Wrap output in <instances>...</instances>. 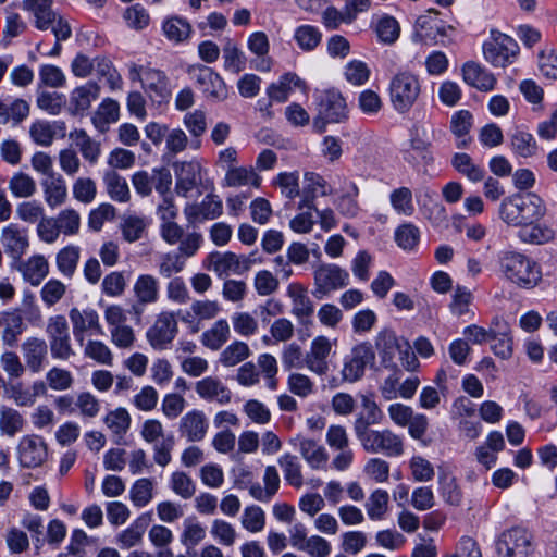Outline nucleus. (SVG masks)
Segmentation results:
<instances>
[{"instance_id": "a18cd8bd", "label": "nucleus", "mask_w": 557, "mask_h": 557, "mask_svg": "<svg viewBox=\"0 0 557 557\" xmlns=\"http://www.w3.org/2000/svg\"><path fill=\"white\" fill-rule=\"evenodd\" d=\"M103 183L110 198L116 202H128L131 191L126 180L114 170L107 171Z\"/></svg>"}, {"instance_id": "5fc2aeb1", "label": "nucleus", "mask_w": 557, "mask_h": 557, "mask_svg": "<svg viewBox=\"0 0 557 557\" xmlns=\"http://www.w3.org/2000/svg\"><path fill=\"white\" fill-rule=\"evenodd\" d=\"M81 257L78 246L69 245L62 248L55 257V263L59 272L65 277H72L76 271Z\"/></svg>"}, {"instance_id": "09e8293b", "label": "nucleus", "mask_w": 557, "mask_h": 557, "mask_svg": "<svg viewBox=\"0 0 557 557\" xmlns=\"http://www.w3.org/2000/svg\"><path fill=\"white\" fill-rule=\"evenodd\" d=\"M148 225L149 220L147 218L137 214H126L122 219L120 228L123 238L127 243H134L143 238Z\"/></svg>"}, {"instance_id": "0e129e2a", "label": "nucleus", "mask_w": 557, "mask_h": 557, "mask_svg": "<svg viewBox=\"0 0 557 557\" xmlns=\"http://www.w3.org/2000/svg\"><path fill=\"white\" fill-rule=\"evenodd\" d=\"M206 537V528L196 518H186L183 522L181 543L187 548H194Z\"/></svg>"}, {"instance_id": "4d7b16f0", "label": "nucleus", "mask_w": 557, "mask_h": 557, "mask_svg": "<svg viewBox=\"0 0 557 557\" xmlns=\"http://www.w3.org/2000/svg\"><path fill=\"white\" fill-rule=\"evenodd\" d=\"M359 195V188L354 182H348L347 187L343 195L336 201V209L338 212L346 218H355L360 211V207L357 201Z\"/></svg>"}, {"instance_id": "20e7f679", "label": "nucleus", "mask_w": 557, "mask_h": 557, "mask_svg": "<svg viewBox=\"0 0 557 557\" xmlns=\"http://www.w3.org/2000/svg\"><path fill=\"white\" fill-rule=\"evenodd\" d=\"M356 437L368 454L397 458L405 453L404 437L391 429H371Z\"/></svg>"}, {"instance_id": "de8ad7c7", "label": "nucleus", "mask_w": 557, "mask_h": 557, "mask_svg": "<svg viewBox=\"0 0 557 557\" xmlns=\"http://www.w3.org/2000/svg\"><path fill=\"white\" fill-rule=\"evenodd\" d=\"M230 325L226 320L221 319L205 331L201 335V343L211 350H219L230 338Z\"/></svg>"}, {"instance_id": "774afa93", "label": "nucleus", "mask_w": 557, "mask_h": 557, "mask_svg": "<svg viewBox=\"0 0 557 557\" xmlns=\"http://www.w3.org/2000/svg\"><path fill=\"white\" fill-rule=\"evenodd\" d=\"M224 67L233 73H239L245 69L246 58L244 52L231 39L223 46Z\"/></svg>"}, {"instance_id": "aec40b11", "label": "nucleus", "mask_w": 557, "mask_h": 557, "mask_svg": "<svg viewBox=\"0 0 557 557\" xmlns=\"http://www.w3.org/2000/svg\"><path fill=\"white\" fill-rule=\"evenodd\" d=\"M173 170L176 177L175 190L180 196L187 197L201 182V164L197 160L176 161Z\"/></svg>"}, {"instance_id": "c03bdc74", "label": "nucleus", "mask_w": 557, "mask_h": 557, "mask_svg": "<svg viewBox=\"0 0 557 557\" xmlns=\"http://www.w3.org/2000/svg\"><path fill=\"white\" fill-rule=\"evenodd\" d=\"M134 294L141 305L153 304L159 298V282L151 274H141L134 284Z\"/></svg>"}, {"instance_id": "864d4df0", "label": "nucleus", "mask_w": 557, "mask_h": 557, "mask_svg": "<svg viewBox=\"0 0 557 557\" xmlns=\"http://www.w3.org/2000/svg\"><path fill=\"white\" fill-rule=\"evenodd\" d=\"M162 30L169 40L178 44L190 37L191 25L183 17L171 16L163 22Z\"/></svg>"}, {"instance_id": "ea45409f", "label": "nucleus", "mask_w": 557, "mask_h": 557, "mask_svg": "<svg viewBox=\"0 0 557 557\" xmlns=\"http://www.w3.org/2000/svg\"><path fill=\"white\" fill-rule=\"evenodd\" d=\"M150 515L143 513L136 518L128 528L123 530L116 537V542L121 548L128 549L138 545L144 536L147 527L150 523Z\"/></svg>"}, {"instance_id": "8fccbe9b", "label": "nucleus", "mask_w": 557, "mask_h": 557, "mask_svg": "<svg viewBox=\"0 0 557 557\" xmlns=\"http://www.w3.org/2000/svg\"><path fill=\"white\" fill-rule=\"evenodd\" d=\"M367 515L370 520H383L388 511L389 495L382 488L374 490L364 504Z\"/></svg>"}, {"instance_id": "ddd939ff", "label": "nucleus", "mask_w": 557, "mask_h": 557, "mask_svg": "<svg viewBox=\"0 0 557 557\" xmlns=\"http://www.w3.org/2000/svg\"><path fill=\"white\" fill-rule=\"evenodd\" d=\"M319 116L314 120V126L319 127L322 132L323 126H319L320 121L322 124L325 122L339 123L347 119L348 110L347 104L338 90L327 89L321 91L318 97Z\"/></svg>"}, {"instance_id": "39448f33", "label": "nucleus", "mask_w": 557, "mask_h": 557, "mask_svg": "<svg viewBox=\"0 0 557 557\" xmlns=\"http://www.w3.org/2000/svg\"><path fill=\"white\" fill-rule=\"evenodd\" d=\"M375 362V351L371 343L361 342L355 345L344 357L341 376L343 382L355 383L360 381L368 366Z\"/></svg>"}, {"instance_id": "f3484780", "label": "nucleus", "mask_w": 557, "mask_h": 557, "mask_svg": "<svg viewBox=\"0 0 557 557\" xmlns=\"http://www.w3.org/2000/svg\"><path fill=\"white\" fill-rule=\"evenodd\" d=\"M0 244L8 257L20 261L30 245L28 231L17 223H10L1 230Z\"/></svg>"}, {"instance_id": "5701e85b", "label": "nucleus", "mask_w": 557, "mask_h": 557, "mask_svg": "<svg viewBox=\"0 0 557 557\" xmlns=\"http://www.w3.org/2000/svg\"><path fill=\"white\" fill-rule=\"evenodd\" d=\"M26 368L33 373L44 370L48 360V345L45 339L30 336L21 345Z\"/></svg>"}, {"instance_id": "79ce46f5", "label": "nucleus", "mask_w": 557, "mask_h": 557, "mask_svg": "<svg viewBox=\"0 0 557 557\" xmlns=\"http://www.w3.org/2000/svg\"><path fill=\"white\" fill-rule=\"evenodd\" d=\"M510 148L517 157L523 159L534 157L539 150L534 136L521 128H516L510 135Z\"/></svg>"}, {"instance_id": "2f4dec72", "label": "nucleus", "mask_w": 557, "mask_h": 557, "mask_svg": "<svg viewBox=\"0 0 557 557\" xmlns=\"http://www.w3.org/2000/svg\"><path fill=\"white\" fill-rule=\"evenodd\" d=\"M44 199L51 209L65 203L67 199V187L64 177L59 174H52L41 180Z\"/></svg>"}, {"instance_id": "6e6d98bb", "label": "nucleus", "mask_w": 557, "mask_h": 557, "mask_svg": "<svg viewBox=\"0 0 557 557\" xmlns=\"http://www.w3.org/2000/svg\"><path fill=\"white\" fill-rule=\"evenodd\" d=\"M519 227L518 236L524 243L540 245L554 238V232L552 228L537 224L536 222L523 224Z\"/></svg>"}, {"instance_id": "393cba45", "label": "nucleus", "mask_w": 557, "mask_h": 557, "mask_svg": "<svg viewBox=\"0 0 557 557\" xmlns=\"http://www.w3.org/2000/svg\"><path fill=\"white\" fill-rule=\"evenodd\" d=\"M100 86L92 81L75 87L69 98V111L73 115H83L88 111L94 101L99 98Z\"/></svg>"}, {"instance_id": "4be33fe9", "label": "nucleus", "mask_w": 557, "mask_h": 557, "mask_svg": "<svg viewBox=\"0 0 557 557\" xmlns=\"http://www.w3.org/2000/svg\"><path fill=\"white\" fill-rule=\"evenodd\" d=\"M69 317L72 323L73 334L76 341L81 344L83 343L87 332L96 335L103 334V329L99 321V314L96 310L90 308L83 310L72 308L69 312Z\"/></svg>"}, {"instance_id": "f8f14e48", "label": "nucleus", "mask_w": 557, "mask_h": 557, "mask_svg": "<svg viewBox=\"0 0 557 557\" xmlns=\"http://www.w3.org/2000/svg\"><path fill=\"white\" fill-rule=\"evenodd\" d=\"M16 451L21 467L27 469L41 467L49 457L48 444L38 434L23 435L18 441Z\"/></svg>"}, {"instance_id": "a19ab883", "label": "nucleus", "mask_w": 557, "mask_h": 557, "mask_svg": "<svg viewBox=\"0 0 557 557\" xmlns=\"http://www.w3.org/2000/svg\"><path fill=\"white\" fill-rule=\"evenodd\" d=\"M262 487L259 483L251 486V497L261 503H269L278 492L281 480L274 466L265 467Z\"/></svg>"}, {"instance_id": "7ed1b4c3", "label": "nucleus", "mask_w": 557, "mask_h": 557, "mask_svg": "<svg viewBox=\"0 0 557 557\" xmlns=\"http://www.w3.org/2000/svg\"><path fill=\"white\" fill-rule=\"evenodd\" d=\"M421 90L418 75L409 71L398 72L392 77L388 86L393 109L400 114L409 112L419 100Z\"/></svg>"}, {"instance_id": "052dcab7", "label": "nucleus", "mask_w": 557, "mask_h": 557, "mask_svg": "<svg viewBox=\"0 0 557 557\" xmlns=\"http://www.w3.org/2000/svg\"><path fill=\"white\" fill-rule=\"evenodd\" d=\"M154 482L152 479L143 478L134 482L129 490V498L134 506L145 507L153 498Z\"/></svg>"}, {"instance_id": "dca6fc26", "label": "nucleus", "mask_w": 557, "mask_h": 557, "mask_svg": "<svg viewBox=\"0 0 557 557\" xmlns=\"http://www.w3.org/2000/svg\"><path fill=\"white\" fill-rule=\"evenodd\" d=\"M407 339L399 337L389 329L380 331L374 338V351L377 352L381 364L386 369H396V357H400L403 345Z\"/></svg>"}, {"instance_id": "e2e57ef3", "label": "nucleus", "mask_w": 557, "mask_h": 557, "mask_svg": "<svg viewBox=\"0 0 557 557\" xmlns=\"http://www.w3.org/2000/svg\"><path fill=\"white\" fill-rule=\"evenodd\" d=\"M294 39L304 51L314 50L322 40V33L312 25H301L295 29Z\"/></svg>"}, {"instance_id": "423d86ee", "label": "nucleus", "mask_w": 557, "mask_h": 557, "mask_svg": "<svg viewBox=\"0 0 557 557\" xmlns=\"http://www.w3.org/2000/svg\"><path fill=\"white\" fill-rule=\"evenodd\" d=\"M46 334L53 359L66 361L75 355L72 347L69 323L64 315H52L47 321Z\"/></svg>"}, {"instance_id": "412c9836", "label": "nucleus", "mask_w": 557, "mask_h": 557, "mask_svg": "<svg viewBox=\"0 0 557 557\" xmlns=\"http://www.w3.org/2000/svg\"><path fill=\"white\" fill-rule=\"evenodd\" d=\"M223 213L221 199L213 194H208L199 203L187 205L184 214L187 222L196 225L206 220H214Z\"/></svg>"}, {"instance_id": "13d9d810", "label": "nucleus", "mask_w": 557, "mask_h": 557, "mask_svg": "<svg viewBox=\"0 0 557 557\" xmlns=\"http://www.w3.org/2000/svg\"><path fill=\"white\" fill-rule=\"evenodd\" d=\"M9 190L16 198H29L37 190L36 181L27 173L16 172L8 184Z\"/></svg>"}, {"instance_id": "2eb2a0df", "label": "nucleus", "mask_w": 557, "mask_h": 557, "mask_svg": "<svg viewBox=\"0 0 557 557\" xmlns=\"http://www.w3.org/2000/svg\"><path fill=\"white\" fill-rule=\"evenodd\" d=\"M132 184L141 197L150 196L153 188L159 195H164L171 191L172 175L165 168L153 169L151 173L137 171L132 175Z\"/></svg>"}, {"instance_id": "0eeeda50", "label": "nucleus", "mask_w": 557, "mask_h": 557, "mask_svg": "<svg viewBox=\"0 0 557 557\" xmlns=\"http://www.w3.org/2000/svg\"><path fill=\"white\" fill-rule=\"evenodd\" d=\"M518 51L519 46L516 40L497 30H492L491 38L483 44L485 60L496 67H506L511 64Z\"/></svg>"}, {"instance_id": "bf43d9fd", "label": "nucleus", "mask_w": 557, "mask_h": 557, "mask_svg": "<svg viewBox=\"0 0 557 557\" xmlns=\"http://www.w3.org/2000/svg\"><path fill=\"white\" fill-rule=\"evenodd\" d=\"M472 120L473 116L468 110H459L451 115L450 131L457 138L460 139L457 143L458 148H465L468 145V140L465 137L468 135L472 127Z\"/></svg>"}, {"instance_id": "c9c22d12", "label": "nucleus", "mask_w": 557, "mask_h": 557, "mask_svg": "<svg viewBox=\"0 0 557 557\" xmlns=\"http://www.w3.org/2000/svg\"><path fill=\"white\" fill-rule=\"evenodd\" d=\"M329 194L325 180L313 172L305 173V186L302 189V199L299 202V209H315L314 200L319 196H326Z\"/></svg>"}, {"instance_id": "58836bf2", "label": "nucleus", "mask_w": 557, "mask_h": 557, "mask_svg": "<svg viewBox=\"0 0 557 557\" xmlns=\"http://www.w3.org/2000/svg\"><path fill=\"white\" fill-rule=\"evenodd\" d=\"M261 176L253 168L234 166L226 170L224 176V185L227 187L238 188L244 186H252L259 188L261 185Z\"/></svg>"}, {"instance_id": "6ab92c4d", "label": "nucleus", "mask_w": 557, "mask_h": 557, "mask_svg": "<svg viewBox=\"0 0 557 557\" xmlns=\"http://www.w3.org/2000/svg\"><path fill=\"white\" fill-rule=\"evenodd\" d=\"M210 265L220 277L231 274L240 275L250 270L252 260L232 251L215 252L210 256Z\"/></svg>"}, {"instance_id": "4c0bfd02", "label": "nucleus", "mask_w": 557, "mask_h": 557, "mask_svg": "<svg viewBox=\"0 0 557 557\" xmlns=\"http://www.w3.org/2000/svg\"><path fill=\"white\" fill-rule=\"evenodd\" d=\"M29 103L24 99L0 98V124L12 122L17 125L29 115Z\"/></svg>"}, {"instance_id": "37998d69", "label": "nucleus", "mask_w": 557, "mask_h": 557, "mask_svg": "<svg viewBox=\"0 0 557 557\" xmlns=\"http://www.w3.org/2000/svg\"><path fill=\"white\" fill-rule=\"evenodd\" d=\"M106 426L110 430L113 441L120 444L131 426V416L125 408H116L103 418Z\"/></svg>"}, {"instance_id": "cd10ccee", "label": "nucleus", "mask_w": 557, "mask_h": 557, "mask_svg": "<svg viewBox=\"0 0 557 557\" xmlns=\"http://www.w3.org/2000/svg\"><path fill=\"white\" fill-rule=\"evenodd\" d=\"M361 408L354 421V432L358 436L369 430L371 425L382 423L384 413L372 396L361 395Z\"/></svg>"}, {"instance_id": "a211bd4d", "label": "nucleus", "mask_w": 557, "mask_h": 557, "mask_svg": "<svg viewBox=\"0 0 557 557\" xmlns=\"http://www.w3.org/2000/svg\"><path fill=\"white\" fill-rule=\"evenodd\" d=\"M332 349L333 343L327 336L314 337L305 355L306 368L319 376L325 375L330 370L329 358L332 355Z\"/></svg>"}, {"instance_id": "b1692460", "label": "nucleus", "mask_w": 557, "mask_h": 557, "mask_svg": "<svg viewBox=\"0 0 557 557\" xmlns=\"http://www.w3.org/2000/svg\"><path fill=\"white\" fill-rule=\"evenodd\" d=\"M463 82L483 92L491 91L495 88L497 79L495 75L490 72L482 64L468 61L461 67Z\"/></svg>"}, {"instance_id": "72a5a7b5", "label": "nucleus", "mask_w": 557, "mask_h": 557, "mask_svg": "<svg viewBox=\"0 0 557 557\" xmlns=\"http://www.w3.org/2000/svg\"><path fill=\"white\" fill-rule=\"evenodd\" d=\"M414 36L422 42L436 40L438 36H446V27L437 17V12L429 11L417 18Z\"/></svg>"}, {"instance_id": "bb28decb", "label": "nucleus", "mask_w": 557, "mask_h": 557, "mask_svg": "<svg viewBox=\"0 0 557 557\" xmlns=\"http://www.w3.org/2000/svg\"><path fill=\"white\" fill-rule=\"evenodd\" d=\"M208 428L206 414L201 410L194 409L182 417L178 432L188 442H200L205 438Z\"/></svg>"}, {"instance_id": "603ef678", "label": "nucleus", "mask_w": 557, "mask_h": 557, "mask_svg": "<svg viewBox=\"0 0 557 557\" xmlns=\"http://www.w3.org/2000/svg\"><path fill=\"white\" fill-rule=\"evenodd\" d=\"M277 462L283 470L285 481L290 486L300 488L304 485V476L297 456L285 453L277 459Z\"/></svg>"}, {"instance_id": "338daca9", "label": "nucleus", "mask_w": 557, "mask_h": 557, "mask_svg": "<svg viewBox=\"0 0 557 557\" xmlns=\"http://www.w3.org/2000/svg\"><path fill=\"white\" fill-rule=\"evenodd\" d=\"M250 356L249 346L239 341L230 344L220 355L219 361L224 367H234Z\"/></svg>"}, {"instance_id": "3c124183", "label": "nucleus", "mask_w": 557, "mask_h": 557, "mask_svg": "<svg viewBox=\"0 0 557 557\" xmlns=\"http://www.w3.org/2000/svg\"><path fill=\"white\" fill-rule=\"evenodd\" d=\"M451 164L459 174L466 176L470 182L478 183L484 178V170L475 164L468 153H455Z\"/></svg>"}, {"instance_id": "69168bd1", "label": "nucleus", "mask_w": 557, "mask_h": 557, "mask_svg": "<svg viewBox=\"0 0 557 557\" xmlns=\"http://www.w3.org/2000/svg\"><path fill=\"white\" fill-rule=\"evenodd\" d=\"M97 75L104 77L111 89H120L122 86V78L117 71L114 69L112 62L107 57H97L92 59V71Z\"/></svg>"}, {"instance_id": "49530a36", "label": "nucleus", "mask_w": 557, "mask_h": 557, "mask_svg": "<svg viewBox=\"0 0 557 557\" xmlns=\"http://www.w3.org/2000/svg\"><path fill=\"white\" fill-rule=\"evenodd\" d=\"M70 137L75 141L83 158L90 164L97 163L101 154L100 143L92 139L85 129H75L70 134Z\"/></svg>"}, {"instance_id": "f257e3e1", "label": "nucleus", "mask_w": 557, "mask_h": 557, "mask_svg": "<svg viewBox=\"0 0 557 557\" xmlns=\"http://www.w3.org/2000/svg\"><path fill=\"white\" fill-rule=\"evenodd\" d=\"M544 201L533 193L515 194L505 198L499 216L508 225L521 226L540 221L545 214Z\"/></svg>"}, {"instance_id": "1a4fd4ad", "label": "nucleus", "mask_w": 557, "mask_h": 557, "mask_svg": "<svg viewBox=\"0 0 557 557\" xmlns=\"http://www.w3.org/2000/svg\"><path fill=\"white\" fill-rule=\"evenodd\" d=\"M188 74L207 99L220 102L227 98L228 90L223 78L211 67L202 64L191 65Z\"/></svg>"}, {"instance_id": "9b49d317", "label": "nucleus", "mask_w": 557, "mask_h": 557, "mask_svg": "<svg viewBox=\"0 0 557 557\" xmlns=\"http://www.w3.org/2000/svg\"><path fill=\"white\" fill-rule=\"evenodd\" d=\"M496 550L500 557H529L533 552L532 536L523 528H511L499 535Z\"/></svg>"}, {"instance_id": "e433bc0d", "label": "nucleus", "mask_w": 557, "mask_h": 557, "mask_svg": "<svg viewBox=\"0 0 557 557\" xmlns=\"http://www.w3.org/2000/svg\"><path fill=\"white\" fill-rule=\"evenodd\" d=\"M3 331L1 334L2 343L9 347H14L20 336L26 331L27 325L18 310L7 311L3 313Z\"/></svg>"}, {"instance_id": "6e6552de", "label": "nucleus", "mask_w": 557, "mask_h": 557, "mask_svg": "<svg viewBox=\"0 0 557 557\" xmlns=\"http://www.w3.org/2000/svg\"><path fill=\"white\" fill-rule=\"evenodd\" d=\"M129 79L139 81L151 99L163 101L171 96L169 78L161 70L133 63L129 66Z\"/></svg>"}, {"instance_id": "680f3d73", "label": "nucleus", "mask_w": 557, "mask_h": 557, "mask_svg": "<svg viewBox=\"0 0 557 557\" xmlns=\"http://www.w3.org/2000/svg\"><path fill=\"white\" fill-rule=\"evenodd\" d=\"M389 202L397 214L411 216L414 212L412 191L408 187H398L389 195Z\"/></svg>"}, {"instance_id": "c85d7f7f", "label": "nucleus", "mask_w": 557, "mask_h": 557, "mask_svg": "<svg viewBox=\"0 0 557 557\" xmlns=\"http://www.w3.org/2000/svg\"><path fill=\"white\" fill-rule=\"evenodd\" d=\"M293 444L298 447L301 457L313 470L325 469L329 455L326 449L312 438L297 436Z\"/></svg>"}, {"instance_id": "c756f323", "label": "nucleus", "mask_w": 557, "mask_h": 557, "mask_svg": "<svg viewBox=\"0 0 557 557\" xmlns=\"http://www.w3.org/2000/svg\"><path fill=\"white\" fill-rule=\"evenodd\" d=\"M17 262V271L24 281L33 286H38L49 274V262L42 255H33L28 259H21Z\"/></svg>"}, {"instance_id": "9d476101", "label": "nucleus", "mask_w": 557, "mask_h": 557, "mask_svg": "<svg viewBox=\"0 0 557 557\" xmlns=\"http://www.w3.org/2000/svg\"><path fill=\"white\" fill-rule=\"evenodd\" d=\"M314 288L312 295L317 299H323L334 290L345 287L349 281V274L336 264L323 263L313 271Z\"/></svg>"}, {"instance_id": "f03ea898", "label": "nucleus", "mask_w": 557, "mask_h": 557, "mask_svg": "<svg viewBox=\"0 0 557 557\" xmlns=\"http://www.w3.org/2000/svg\"><path fill=\"white\" fill-rule=\"evenodd\" d=\"M498 264L503 275L522 288H533L542 278V273L536 262L518 251H500Z\"/></svg>"}, {"instance_id": "f704fd0d", "label": "nucleus", "mask_w": 557, "mask_h": 557, "mask_svg": "<svg viewBox=\"0 0 557 557\" xmlns=\"http://www.w3.org/2000/svg\"><path fill=\"white\" fill-rule=\"evenodd\" d=\"M120 119V104L112 98H104L91 115V123L100 133H106L109 126Z\"/></svg>"}, {"instance_id": "a878e982", "label": "nucleus", "mask_w": 557, "mask_h": 557, "mask_svg": "<svg viewBox=\"0 0 557 557\" xmlns=\"http://www.w3.org/2000/svg\"><path fill=\"white\" fill-rule=\"evenodd\" d=\"M195 391L201 399L219 405H226L232 399L231 389L214 376H206L196 382Z\"/></svg>"}, {"instance_id": "473e14b6", "label": "nucleus", "mask_w": 557, "mask_h": 557, "mask_svg": "<svg viewBox=\"0 0 557 557\" xmlns=\"http://www.w3.org/2000/svg\"><path fill=\"white\" fill-rule=\"evenodd\" d=\"M52 3V0H23L22 8L33 14L36 28L47 30L57 17Z\"/></svg>"}, {"instance_id": "7c9ffc66", "label": "nucleus", "mask_w": 557, "mask_h": 557, "mask_svg": "<svg viewBox=\"0 0 557 557\" xmlns=\"http://www.w3.org/2000/svg\"><path fill=\"white\" fill-rule=\"evenodd\" d=\"M287 296L292 299V313L300 323H306L314 312V306L307 289L301 284H290L287 287Z\"/></svg>"}, {"instance_id": "4468645a", "label": "nucleus", "mask_w": 557, "mask_h": 557, "mask_svg": "<svg viewBox=\"0 0 557 557\" xmlns=\"http://www.w3.org/2000/svg\"><path fill=\"white\" fill-rule=\"evenodd\" d=\"M178 332L174 312L163 311L157 315L153 324L147 331V341L156 350L168 349Z\"/></svg>"}]
</instances>
